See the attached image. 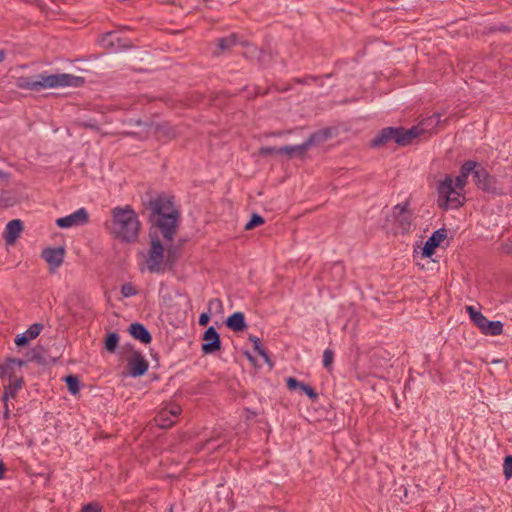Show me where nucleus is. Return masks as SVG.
<instances>
[{
	"label": "nucleus",
	"instance_id": "39448f33",
	"mask_svg": "<svg viewBox=\"0 0 512 512\" xmlns=\"http://www.w3.org/2000/svg\"><path fill=\"white\" fill-rule=\"evenodd\" d=\"M437 192L439 195V208L444 210L457 209L463 205V202L460 200V193L456 191L453 180L449 175L439 182Z\"/></svg>",
	"mask_w": 512,
	"mask_h": 512
},
{
	"label": "nucleus",
	"instance_id": "5fc2aeb1",
	"mask_svg": "<svg viewBox=\"0 0 512 512\" xmlns=\"http://www.w3.org/2000/svg\"><path fill=\"white\" fill-rule=\"evenodd\" d=\"M507 252H508V253H512V243H511V248H509V249L507 250Z\"/></svg>",
	"mask_w": 512,
	"mask_h": 512
},
{
	"label": "nucleus",
	"instance_id": "20e7f679",
	"mask_svg": "<svg viewBox=\"0 0 512 512\" xmlns=\"http://www.w3.org/2000/svg\"><path fill=\"white\" fill-rule=\"evenodd\" d=\"M424 129L419 126H413L406 129L403 126L382 128L370 141V147L379 149L387 144L394 142L398 146L406 147L413 143V140L419 137Z\"/></svg>",
	"mask_w": 512,
	"mask_h": 512
},
{
	"label": "nucleus",
	"instance_id": "ddd939ff",
	"mask_svg": "<svg viewBox=\"0 0 512 512\" xmlns=\"http://www.w3.org/2000/svg\"><path fill=\"white\" fill-rule=\"evenodd\" d=\"M128 368L132 377H140L148 371L149 363L140 352L136 351L128 362Z\"/></svg>",
	"mask_w": 512,
	"mask_h": 512
},
{
	"label": "nucleus",
	"instance_id": "f704fd0d",
	"mask_svg": "<svg viewBox=\"0 0 512 512\" xmlns=\"http://www.w3.org/2000/svg\"><path fill=\"white\" fill-rule=\"evenodd\" d=\"M274 154H280L282 155V152L280 151V148L277 147H270V146H264L259 149V155L266 157L271 156Z\"/></svg>",
	"mask_w": 512,
	"mask_h": 512
},
{
	"label": "nucleus",
	"instance_id": "f03ea898",
	"mask_svg": "<svg viewBox=\"0 0 512 512\" xmlns=\"http://www.w3.org/2000/svg\"><path fill=\"white\" fill-rule=\"evenodd\" d=\"M109 234L123 243H135L139 238L141 223L136 211L130 205L116 206L111 210Z\"/></svg>",
	"mask_w": 512,
	"mask_h": 512
},
{
	"label": "nucleus",
	"instance_id": "6e6d98bb",
	"mask_svg": "<svg viewBox=\"0 0 512 512\" xmlns=\"http://www.w3.org/2000/svg\"><path fill=\"white\" fill-rule=\"evenodd\" d=\"M335 269H339L342 272V268L341 267L335 266Z\"/></svg>",
	"mask_w": 512,
	"mask_h": 512
},
{
	"label": "nucleus",
	"instance_id": "09e8293b",
	"mask_svg": "<svg viewBox=\"0 0 512 512\" xmlns=\"http://www.w3.org/2000/svg\"><path fill=\"white\" fill-rule=\"evenodd\" d=\"M237 44H240L243 47L251 46V43L248 40H241L239 37H238V43Z\"/></svg>",
	"mask_w": 512,
	"mask_h": 512
},
{
	"label": "nucleus",
	"instance_id": "de8ad7c7",
	"mask_svg": "<svg viewBox=\"0 0 512 512\" xmlns=\"http://www.w3.org/2000/svg\"><path fill=\"white\" fill-rule=\"evenodd\" d=\"M5 471H6V467L3 463V461L0 459V479L4 478Z\"/></svg>",
	"mask_w": 512,
	"mask_h": 512
},
{
	"label": "nucleus",
	"instance_id": "c9c22d12",
	"mask_svg": "<svg viewBox=\"0 0 512 512\" xmlns=\"http://www.w3.org/2000/svg\"><path fill=\"white\" fill-rule=\"evenodd\" d=\"M408 206H409L408 202H404V203L395 205L393 208L394 217L396 218L398 216L405 215L406 213L410 212L408 210Z\"/></svg>",
	"mask_w": 512,
	"mask_h": 512
},
{
	"label": "nucleus",
	"instance_id": "423d86ee",
	"mask_svg": "<svg viewBox=\"0 0 512 512\" xmlns=\"http://www.w3.org/2000/svg\"><path fill=\"white\" fill-rule=\"evenodd\" d=\"M150 237V248L148 250L146 264L147 269L150 273H164L166 267L164 265L165 260V249L164 246L156 234L149 233Z\"/></svg>",
	"mask_w": 512,
	"mask_h": 512
},
{
	"label": "nucleus",
	"instance_id": "f257e3e1",
	"mask_svg": "<svg viewBox=\"0 0 512 512\" xmlns=\"http://www.w3.org/2000/svg\"><path fill=\"white\" fill-rule=\"evenodd\" d=\"M142 199V206L149 211L148 222L160 230L166 242H172L180 225V211L175 207L173 197L164 194Z\"/></svg>",
	"mask_w": 512,
	"mask_h": 512
},
{
	"label": "nucleus",
	"instance_id": "864d4df0",
	"mask_svg": "<svg viewBox=\"0 0 512 512\" xmlns=\"http://www.w3.org/2000/svg\"><path fill=\"white\" fill-rule=\"evenodd\" d=\"M33 359L37 360L38 362H41V361H40V359H41V357H40V356H39V357H37V356H33Z\"/></svg>",
	"mask_w": 512,
	"mask_h": 512
},
{
	"label": "nucleus",
	"instance_id": "bb28decb",
	"mask_svg": "<svg viewBox=\"0 0 512 512\" xmlns=\"http://www.w3.org/2000/svg\"><path fill=\"white\" fill-rule=\"evenodd\" d=\"M119 343V335L116 332H109L104 339V348L109 353H114Z\"/></svg>",
	"mask_w": 512,
	"mask_h": 512
},
{
	"label": "nucleus",
	"instance_id": "4c0bfd02",
	"mask_svg": "<svg viewBox=\"0 0 512 512\" xmlns=\"http://www.w3.org/2000/svg\"><path fill=\"white\" fill-rule=\"evenodd\" d=\"M163 411L167 412L172 418L176 419L181 414V407L177 404H172L169 407L163 408Z\"/></svg>",
	"mask_w": 512,
	"mask_h": 512
},
{
	"label": "nucleus",
	"instance_id": "f3484780",
	"mask_svg": "<svg viewBox=\"0 0 512 512\" xmlns=\"http://www.w3.org/2000/svg\"><path fill=\"white\" fill-rule=\"evenodd\" d=\"M238 43V34L231 33L226 37H221L217 39L216 49L213 51L212 55L214 57H219L223 55L225 52L230 51L232 47L237 45Z\"/></svg>",
	"mask_w": 512,
	"mask_h": 512
},
{
	"label": "nucleus",
	"instance_id": "8fccbe9b",
	"mask_svg": "<svg viewBox=\"0 0 512 512\" xmlns=\"http://www.w3.org/2000/svg\"><path fill=\"white\" fill-rule=\"evenodd\" d=\"M245 355L252 363L255 362V358L249 352H245Z\"/></svg>",
	"mask_w": 512,
	"mask_h": 512
},
{
	"label": "nucleus",
	"instance_id": "37998d69",
	"mask_svg": "<svg viewBox=\"0 0 512 512\" xmlns=\"http://www.w3.org/2000/svg\"><path fill=\"white\" fill-rule=\"evenodd\" d=\"M209 321H210V315L208 313H202L199 316L198 323L200 326H203V327L207 326Z\"/></svg>",
	"mask_w": 512,
	"mask_h": 512
},
{
	"label": "nucleus",
	"instance_id": "603ef678",
	"mask_svg": "<svg viewBox=\"0 0 512 512\" xmlns=\"http://www.w3.org/2000/svg\"><path fill=\"white\" fill-rule=\"evenodd\" d=\"M502 360L501 359H494L492 360V364H498V363H501Z\"/></svg>",
	"mask_w": 512,
	"mask_h": 512
},
{
	"label": "nucleus",
	"instance_id": "6ab92c4d",
	"mask_svg": "<svg viewBox=\"0 0 512 512\" xmlns=\"http://www.w3.org/2000/svg\"><path fill=\"white\" fill-rule=\"evenodd\" d=\"M130 335L143 344H149L152 341V335L149 330L141 323L135 322L129 326Z\"/></svg>",
	"mask_w": 512,
	"mask_h": 512
},
{
	"label": "nucleus",
	"instance_id": "a211bd4d",
	"mask_svg": "<svg viewBox=\"0 0 512 512\" xmlns=\"http://www.w3.org/2000/svg\"><path fill=\"white\" fill-rule=\"evenodd\" d=\"M476 167V161L473 160H467L465 161L461 168L460 173L455 179V189H463L465 185L467 184V179L470 174L473 175V170H475Z\"/></svg>",
	"mask_w": 512,
	"mask_h": 512
},
{
	"label": "nucleus",
	"instance_id": "c756f323",
	"mask_svg": "<svg viewBox=\"0 0 512 512\" xmlns=\"http://www.w3.org/2000/svg\"><path fill=\"white\" fill-rule=\"evenodd\" d=\"M273 59H274V57H273V54L271 51L260 50V54L258 56V62L261 67H263V68L268 67L272 63Z\"/></svg>",
	"mask_w": 512,
	"mask_h": 512
},
{
	"label": "nucleus",
	"instance_id": "dca6fc26",
	"mask_svg": "<svg viewBox=\"0 0 512 512\" xmlns=\"http://www.w3.org/2000/svg\"><path fill=\"white\" fill-rule=\"evenodd\" d=\"M43 325L41 323L32 324L24 333L18 334L14 340L18 347L26 346L30 340L35 339L41 333Z\"/></svg>",
	"mask_w": 512,
	"mask_h": 512
},
{
	"label": "nucleus",
	"instance_id": "e433bc0d",
	"mask_svg": "<svg viewBox=\"0 0 512 512\" xmlns=\"http://www.w3.org/2000/svg\"><path fill=\"white\" fill-rule=\"evenodd\" d=\"M320 77L318 76H313V75H307L305 77H296V78H293L292 81L296 84H301V85H308L311 81L313 82H316L317 80H319Z\"/></svg>",
	"mask_w": 512,
	"mask_h": 512
},
{
	"label": "nucleus",
	"instance_id": "0eeeda50",
	"mask_svg": "<svg viewBox=\"0 0 512 512\" xmlns=\"http://www.w3.org/2000/svg\"><path fill=\"white\" fill-rule=\"evenodd\" d=\"M466 311L473 324L484 335L498 336L503 332V323L501 321H490L481 312L476 311L473 306H467Z\"/></svg>",
	"mask_w": 512,
	"mask_h": 512
},
{
	"label": "nucleus",
	"instance_id": "9d476101",
	"mask_svg": "<svg viewBox=\"0 0 512 512\" xmlns=\"http://www.w3.org/2000/svg\"><path fill=\"white\" fill-rule=\"evenodd\" d=\"M89 222V214L85 208H79L75 212L65 217L58 218L56 225L59 228L66 229L73 226H82Z\"/></svg>",
	"mask_w": 512,
	"mask_h": 512
},
{
	"label": "nucleus",
	"instance_id": "9b49d317",
	"mask_svg": "<svg viewBox=\"0 0 512 512\" xmlns=\"http://www.w3.org/2000/svg\"><path fill=\"white\" fill-rule=\"evenodd\" d=\"M64 256L65 249L62 246L46 247L41 252V258L48 263L50 272H55L62 265Z\"/></svg>",
	"mask_w": 512,
	"mask_h": 512
},
{
	"label": "nucleus",
	"instance_id": "412c9836",
	"mask_svg": "<svg viewBox=\"0 0 512 512\" xmlns=\"http://www.w3.org/2000/svg\"><path fill=\"white\" fill-rule=\"evenodd\" d=\"M331 136H332V131L330 128L320 129V130L312 133L305 141V144H306L307 148L309 149L311 146L326 142L329 138H331Z\"/></svg>",
	"mask_w": 512,
	"mask_h": 512
},
{
	"label": "nucleus",
	"instance_id": "4be33fe9",
	"mask_svg": "<svg viewBox=\"0 0 512 512\" xmlns=\"http://www.w3.org/2000/svg\"><path fill=\"white\" fill-rule=\"evenodd\" d=\"M307 150H308V148H307L305 142H303L300 145L280 147V151L282 152V154H286L289 158H292L294 156L303 158L305 156Z\"/></svg>",
	"mask_w": 512,
	"mask_h": 512
},
{
	"label": "nucleus",
	"instance_id": "58836bf2",
	"mask_svg": "<svg viewBox=\"0 0 512 512\" xmlns=\"http://www.w3.org/2000/svg\"><path fill=\"white\" fill-rule=\"evenodd\" d=\"M102 506L98 502H90L84 505L79 512H101Z\"/></svg>",
	"mask_w": 512,
	"mask_h": 512
},
{
	"label": "nucleus",
	"instance_id": "c03bdc74",
	"mask_svg": "<svg viewBox=\"0 0 512 512\" xmlns=\"http://www.w3.org/2000/svg\"><path fill=\"white\" fill-rule=\"evenodd\" d=\"M8 374V365L0 363V378L5 377Z\"/></svg>",
	"mask_w": 512,
	"mask_h": 512
},
{
	"label": "nucleus",
	"instance_id": "6e6552de",
	"mask_svg": "<svg viewBox=\"0 0 512 512\" xmlns=\"http://www.w3.org/2000/svg\"><path fill=\"white\" fill-rule=\"evenodd\" d=\"M473 181L475 185L482 191L489 194H500L497 187V179L490 175L489 172L478 162H476L475 170H473Z\"/></svg>",
	"mask_w": 512,
	"mask_h": 512
},
{
	"label": "nucleus",
	"instance_id": "2eb2a0df",
	"mask_svg": "<svg viewBox=\"0 0 512 512\" xmlns=\"http://www.w3.org/2000/svg\"><path fill=\"white\" fill-rule=\"evenodd\" d=\"M23 228V222L20 219H13L9 221L4 231V239L6 244H14L20 233L23 231Z\"/></svg>",
	"mask_w": 512,
	"mask_h": 512
},
{
	"label": "nucleus",
	"instance_id": "3c124183",
	"mask_svg": "<svg viewBox=\"0 0 512 512\" xmlns=\"http://www.w3.org/2000/svg\"><path fill=\"white\" fill-rule=\"evenodd\" d=\"M5 59V51L4 50H0V63L3 62Z\"/></svg>",
	"mask_w": 512,
	"mask_h": 512
},
{
	"label": "nucleus",
	"instance_id": "2f4dec72",
	"mask_svg": "<svg viewBox=\"0 0 512 512\" xmlns=\"http://www.w3.org/2000/svg\"><path fill=\"white\" fill-rule=\"evenodd\" d=\"M334 361V351L330 348H327L323 352V366L326 369H331Z\"/></svg>",
	"mask_w": 512,
	"mask_h": 512
},
{
	"label": "nucleus",
	"instance_id": "5701e85b",
	"mask_svg": "<svg viewBox=\"0 0 512 512\" xmlns=\"http://www.w3.org/2000/svg\"><path fill=\"white\" fill-rule=\"evenodd\" d=\"M248 339H249V341H251L253 343L254 351L257 352V354L259 356H261L266 363H268L270 366H272L273 364L271 362V359H270L267 351L262 346L261 340L257 336H254V335H249Z\"/></svg>",
	"mask_w": 512,
	"mask_h": 512
},
{
	"label": "nucleus",
	"instance_id": "b1692460",
	"mask_svg": "<svg viewBox=\"0 0 512 512\" xmlns=\"http://www.w3.org/2000/svg\"><path fill=\"white\" fill-rule=\"evenodd\" d=\"M179 258L178 249L174 246H169L166 250L164 265L167 270H173Z\"/></svg>",
	"mask_w": 512,
	"mask_h": 512
},
{
	"label": "nucleus",
	"instance_id": "a18cd8bd",
	"mask_svg": "<svg viewBox=\"0 0 512 512\" xmlns=\"http://www.w3.org/2000/svg\"><path fill=\"white\" fill-rule=\"evenodd\" d=\"M214 305H216L218 307H221L222 306L221 300L217 299V298L210 300L209 301V309H211V307L214 306Z\"/></svg>",
	"mask_w": 512,
	"mask_h": 512
},
{
	"label": "nucleus",
	"instance_id": "473e14b6",
	"mask_svg": "<svg viewBox=\"0 0 512 512\" xmlns=\"http://www.w3.org/2000/svg\"><path fill=\"white\" fill-rule=\"evenodd\" d=\"M300 390L304 394H306L308 396V398L310 400H312L313 402L317 401L318 393L316 392V390L312 386H310V385H308V384L303 382L301 387H300Z\"/></svg>",
	"mask_w": 512,
	"mask_h": 512
},
{
	"label": "nucleus",
	"instance_id": "1a4fd4ad",
	"mask_svg": "<svg viewBox=\"0 0 512 512\" xmlns=\"http://www.w3.org/2000/svg\"><path fill=\"white\" fill-rule=\"evenodd\" d=\"M202 340L203 343L201 345V350L205 355L213 354L219 351L222 347L220 334L213 326H210L205 330Z\"/></svg>",
	"mask_w": 512,
	"mask_h": 512
},
{
	"label": "nucleus",
	"instance_id": "393cba45",
	"mask_svg": "<svg viewBox=\"0 0 512 512\" xmlns=\"http://www.w3.org/2000/svg\"><path fill=\"white\" fill-rule=\"evenodd\" d=\"M154 420L156 425L162 429L170 428L175 423V419L163 410L158 412Z\"/></svg>",
	"mask_w": 512,
	"mask_h": 512
},
{
	"label": "nucleus",
	"instance_id": "7c9ffc66",
	"mask_svg": "<svg viewBox=\"0 0 512 512\" xmlns=\"http://www.w3.org/2000/svg\"><path fill=\"white\" fill-rule=\"evenodd\" d=\"M121 294L123 297L128 298L137 295L138 290L131 282H128L122 285Z\"/></svg>",
	"mask_w": 512,
	"mask_h": 512
},
{
	"label": "nucleus",
	"instance_id": "79ce46f5",
	"mask_svg": "<svg viewBox=\"0 0 512 512\" xmlns=\"http://www.w3.org/2000/svg\"><path fill=\"white\" fill-rule=\"evenodd\" d=\"M15 204V199L13 197H4V196H1L0 197V207L2 208H7V207H10V206H13Z\"/></svg>",
	"mask_w": 512,
	"mask_h": 512
},
{
	"label": "nucleus",
	"instance_id": "72a5a7b5",
	"mask_svg": "<svg viewBox=\"0 0 512 512\" xmlns=\"http://www.w3.org/2000/svg\"><path fill=\"white\" fill-rule=\"evenodd\" d=\"M503 474L506 480L512 477V455H508L503 461Z\"/></svg>",
	"mask_w": 512,
	"mask_h": 512
},
{
	"label": "nucleus",
	"instance_id": "aec40b11",
	"mask_svg": "<svg viewBox=\"0 0 512 512\" xmlns=\"http://www.w3.org/2000/svg\"><path fill=\"white\" fill-rule=\"evenodd\" d=\"M225 323L234 332H241L247 328L245 315L242 312H234L226 319Z\"/></svg>",
	"mask_w": 512,
	"mask_h": 512
},
{
	"label": "nucleus",
	"instance_id": "ea45409f",
	"mask_svg": "<svg viewBox=\"0 0 512 512\" xmlns=\"http://www.w3.org/2000/svg\"><path fill=\"white\" fill-rule=\"evenodd\" d=\"M5 365H8V374H12L10 371L13 369L14 365H18L19 367L25 365V361L22 359H16V358H6Z\"/></svg>",
	"mask_w": 512,
	"mask_h": 512
},
{
	"label": "nucleus",
	"instance_id": "c85d7f7f",
	"mask_svg": "<svg viewBox=\"0 0 512 512\" xmlns=\"http://www.w3.org/2000/svg\"><path fill=\"white\" fill-rule=\"evenodd\" d=\"M264 222L265 220L261 215L253 213L250 220L245 224L244 229L252 230L258 226H261L262 224H264Z\"/></svg>",
	"mask_w": 512,
	"mask_h": 512
},
{
	"label": "nucleus",
	"instance_id": "cd10ccee",
	"mask_svg": "<svg viewBox=\"0 0 512 512\" xmlns=\"http://www.w3.org/2000/svg\"><path fill=\"white\" fill-rule=\"evenodd\" d=\"M64 381L66 383V386L68 388V391L72 394V395H76L77 393H79L80 391V387H81V382L78 378V376L76 375H67L65 378H64Z\"/></svg>",
	"mask_w": 512,
	"mask_h": 512
},
{
	"label": "nucleus",
	"instance_id": "a19ab883",
	"mask_svg": "<svg viewBox=\"0 0 512 512\" xmlns=\"http://www.w3.org/2000/svg\"><path fill=\"white\" fill-rule=\"evenodd\" d=\"M303 382L301 381H298L296 378L294 377H289L287 378L286 380V385H287V388L291 391H294L296 389H300L301 385H302Z\"/></svg>",
	"mask_w": 512,
	"mask_h": 512
},
{
	"label": "nucleus",
	"instance_id": "f8f14e48",
	"mask_svg": "<svg viewBox=\"0 0 512 512\" xmlns=\"http://www.w3.org/2000/svg\"><path fill=\"white\" fill-rule=\"evenodd\" d=\"M447 237V231L445 228H440L432 233V235L425 242L421 249V255L423 258H430L434 255L436 248H438Z\"/></svg>",
	"mask_w": 512,
	"mask_h": 512
},
{
	"label": "nucleus",
	"instance_id": "a878e982",
	"mask_svg": "<svg viewBox=\"0 0 512 512\" xmlns=\"http://www.w3.org/2000/svg\"><path fill=\"white\" fill-rule=\"evenodd\" d=\"M412 212H408L405 215H401L395 218L396 223L398 224L399 228H401V233L405 234L408 233L412 226Z\"/></svg>",
	"mask_w": 512,
	"mask_h": 512
},
{
	"label": "nucleus",
	"instance_id": "49530a36",
	"mask_svg": "<svg viewBox=\"0 0 512 512\" xmlns=\"http://www.w3.org/2000/svg\"><path fill=\"white\" fill-rule=\"evenodd\" d=\"M3 405H4L3 416H4V418L8 419L10 417V409L8 406V402H3Z\"/></svg>",
	"mask_w": 512,
	"mask_h": 512
},
{
	"label": "nucleus",
	"instance_id": "4468645a",
	"mask_svg": "<svg viewBox=\"0 0 512 512\" xmlns=\"http://www.w3.org/2000/svg\"><path fill=\"white\" fill-rule=\"evenodd\" d=\"M9 384L4 386L2 395V402H8L10 398H15L19 390L22 389L25 382L23 377H16L14 374H9Z\"/></svg>",
	"mask_w": 512,
	"mask_h": 512
},
{
	"label": "nucleus",
	"instance_id": "7ed1b4c3",
	"mask_svg": "<svg viewBox=\"0 0 512 512\" xmlns=\"http://www.w3.org/2000/svg\"><path fill=\"white\" fill-rule=\"evenodd\" d=\"M84 84V78L72 74H39L36 79L33 77L21 76L16 79V86L24 90L39 91L42 88L55 87H79Z\"/></svg>",
	"mask_w": 512,
	"mask_h": 512
}]
</instances>
